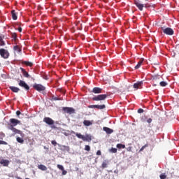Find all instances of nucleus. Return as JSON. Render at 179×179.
Here are the masks:
<instances>
[{
  "instance_id": "nucleus-1",
  "label": "nucleus",
  "mask_w": 179,
  "mask_h": 179,
  "mask_svg": "<svg viewBox=\"0 0 179 179\" xmlns=\"http://www.w3.org/2000/svg\"><path fill=\"white\" fill-rule=\"evenodd\" d=\"M8 128H15L17 125H20V120L15 118L9 120Z\"/></svg>"
},
{
  "instance_id": "nucleus-2",
  "label": "nucleus",
  "mask_w": 179,
  "mask_h": 179,
  "mask_svg": "<svg viewBox=\"0 0 179 179\" xmlns=\"http://www.w3.org/2000/svg\"><path fill=\"white\" fill-rule=\"evenodd\" d=\"M134 4L141 11L143 10V8H149L148 4H142L139 0H134Z\"/></svg>"
},
{
  "instance_id": "nucleus-3",
  "label": "nucleus",
  "mask_w": 179,
  "mask_h": 179,
  "mask_svg": "<svg viewBox=\"0 0 179 179\" xmlns=\"http://www.w3.org/2000/svg\"><path fill=\"white\" fill-rule=\"evenodd\" d=\"M161 29H162L163 33L164 34H166L167 36H173V34H174V30H173V29H171L170 27L165 28L164 27H162Z\"/></svg>"
},
{
  "instance_id": "nucleus-4",
  "label": "nucleus",
  "mask_w": 179,
  "mask_h": 179,
  "mask_svg": "<svg viewBox=\"0 0 179 179\" xmlns=\"http://www.w3.org/2000/svg\"><path fill=\"white\" fill-rule=\"evenodd\" d=\"M108 97L107 94H99L98 96H95L92 98L93 101H101L103 100H106Z\"/></svg>"
},
{
  "instance_id": "nucleus-5",
  "label": "nucleus",
  "mask_w": 179,
  "mask_h": 179,
  "mask_svg": "<svg viewBox=\"0 0 179 179\" xmlns=\"http://www.w3.org/2000/svg\"><path fill=\"white\" fill-rule=\"evenodd\" d=\"M33 87L35 90H37V92H44V90H45V87L43 86L41 84H34Z\"/></svg>"
},
{
  "instance_id": "nucleus-6",
  "label": "nucleus",
  "mask_w": 179,
  "mask_h": 179,
  "mask_svg": "<svg viewBox=\"0 0 179 179\" xmlns=\"http://www.w3.org/2000/svg\"><path fill=\"white\" fill-rule=\"evenodd\" d=\"M0 55L2 58L6 59L7 58H9V52L5 49H0Z\"/></svg>"
},
{
  "instance_id": "nucleus-7",
  "label": "nucleus",
  "mask_w": 179,
  "mask_h": 179,
  "mask_svg": "<svg viewBox=\"0 0 179 179\" xmlns=\"http://www.w3.org/2000/svg\"><path fill=\"white\" fill-rule=\"evenodd\" d=\"M18 85L20 86V87L25 89V90H30V87H29V85H27V83H26V82L24 80H20Z\"/></svg>"
},
{
  "instance_id": "nucleus-8",
  "label": "nucleus",
  "mask_w": 179,
  "mask_h": 179,
  "mask_svg": "<svg viewBox=\"0 0 179 179\" xmlns=\"http://www.w3.org/2000/svg\"><path fill=\"white\" fill-rule=\"evenodd\" d=\"M62 110L67 114H75V109L70 107H63Z\"/></svg>"
},
{
  "instance_id": "nucleus-9",
  "label": "nucleus",
  "mask_w": 179,
  "mask_h": 179,
  "mask_svg": "<svg viewBox=\"0 0 179 179\" xmlns=\"http://www.w3.org/2000/svg\"><path fill=\"white\" fill-rule=\"evenodd\" d=\"M8 129H10V131H13V132H14V134H18L19 135H20V136H22V138H24V134H23V132L15 127H8Z\"/></svg>"
},
{
  "instance_id": "nucleus-10",
  "label": "nucleus",
  "mask_w": 179,
  "mask_h": 179,
  "mask_svg": "<svg viewBox=\"0 0 179 179\" xmlns=\"http://www.w3.org/2000/svg\"><path fill=\"white\" fill-rule=\"evenodd\" d=\"M88 108H97L98 110H104L106 108V105H90Z\"/></svg>"
},
{
  "instance_id": "nucleus-11",
  "label": "nucleus",
  "mask_w": 179,
  "mask_h": 179,
  "mask_svg": "<svg viewBox=\"0 0 179 179\" xmlns=\"http://www.w3.org/2000/svg\"><path fill=\"white\" fill-rule=\"evenodd\" d=\"M43 122H45L48 125H54V120L51 117H45L43 118Z\"/></svg>"
},
{
  "instance_id": "nucleus-12",
  "label": "nucleus",
  "mask_w": 179,
  "mask_h": 179,
  "mask_svg": "<svg viewBox=\"0 0 179 179\" xmlns=\"http://www.w3.org/2000/svg\"><path fill=\"white\" fill-rule=\"evenodd\" d=\"M20 71H22L24 78H31V76H30V74H29V73H27V71H26L24 69L21 67Z\"/></svg>"
},
{
  "instance_id": "nucleus-13",
  "label": "nucleus",
  "mask_w": 179,
  "mask_h": 179,
  "mask_svg": "<svg viewBox=\"0 0 179 179\" xmlns=\"http://www.w3.org/2000/svg\"><path fill=\"white\" fill-rule=\"evenodd\" d=\"M103 92V89L100 87H95L92 90V93H94L95 94H99Z\"/></svg>"
},
{
  "instance_id": "nucleus-14",
  "label": "nucleus",
  "mask_w": 179,
  "mask_h": 179,
  "mask_svg": "<svg viewBox=\"0 0 179 179\" xmlns=\"http://www.w3.org/2000/svg\"><path fill=\"white\" fill-rule=\"evenodd\" d=\"M84 142H92V136L86 134L83 139Z\"/></svg>"
},
{
  "instance_id": "nucleus-15",
  "label": "nucleus",
  "mask_w": 179,
  "mask_h": 179,
  "mask_svg": "<svg viewBox=\"0 0 179 179\" xmlns=\"http://www.w3.org/2000/svg\"><path fill=\"white\" fill-rule=\"evenodd\" d=\"M0 164H3V166H4V167H8V166H9V160H8V159H1L0 161Z\"/></svg>"
},
{
  "instance_id": "nucleus-16",
  "label": "nucleus",
  "mask_w": 179,
  "mask_h": 179,
  "mask_svg": "<svg viewBox=\"0 0 179 179\" xmlns=\"http://www.w3.org/2000/svg\"><path fill=\"white\" fill-rule=\"evenodd\" d=\"M142 85H143V82H142V81L137 82L134 84L133 87L134 89H139V87H141V86H142Z\"/></svg>"
},
{
  "instance_id": "nucleus-17",
  "label": "nucleus",
  "mask_w": 179,
  "mask_h": 179,
  "mask_svg": "<svg viewBox=\"0 0 179 179\" xmlns=\"http://www.w3.org/2000/svg\"><path fill=\"white\" fill-rule=\"evenodd\" d=\"M11 15H12V19L13 20H17V13H16V11L15 10H11Z\"/></svg>"
},
{
  "instance_id": "nucleus-18",
  "label": "nucleus",
  "mask_w": 179,
  "mask_h": 179,
  "mask_svg": "<svg viewBox=\"0 0 179 179\" xmlns=\"http://www.w3.org/2000/svg\"><path fill=\"white\" fill-rule=\"evenodd\" d=\"M10 90L13 91V93H18L19 92H20V89H19L18 87H13V86H10L9 87Z\"/></svg>"
},
{
  "instance_id": "nucleus-19",
  "label": "nucleus",
  "mask_w": 179,
  "mask_h": 179,
  "mask_svg": "<svg viewBox=\"0 0 179 179\" xmlns=\"http://www.w3.org/2000/svg\"><path fill=\"white\" fill-rule=\"evenodd\" d=\"M103 131H104L106 134H113V132H114V130H113L112 129H110V128H108V127H104L103 128Z\"/></svg>"
},
{
  "instance_id": "nucleus-20",
  "label": "nucleus",
  "mask_w": 179,
  "mask_h": 179,
  "mask_svg": "<svg viewBox=\"0 0 179 179\" xmlns=\"http://www.w3.org/2000/svg\"><path fill=\"white\" fill-rule=\"evenodd\" d=\"M143 64V59H141L138 64H136V66L134 67L135 69H139V68H141V66H142V64Z\"/></svg>"
},
{
  "instance_id": "nucleus-21",
  "label": "nucleus",
  "mask_w": 179,
  "mask_h": 179,
  "mask_svg": "<svg viewBox=\"0 0 179 179\" xmlns=\"http://www.w3.org/2000/svg\"><path fill=\"white\" fill-rule=\"evenodd\" d=\"M3 38H5V36L1 34L0 35V45L3 47L6 45L5 41H3Z\"/></svg>"
},
{
  "instance_id": "nucleus-22",
  "label": "nucleus",
  "mask_w": 179,
  "mask_h": 179,
  "mask_svg": "<svg viewBox=\"0 0 179 179\" xmlns=\"http://www.w3.org/2000/svg\"><path fill=\"white\" fill-rule=\"evenodd\" d=\"M71 134H74V135H76V136H77V138H78L79 139H83L85 136L80 134V133H76L75 131H71Z\"/></svg>"
},
{
  "instance_id": "nucleus-23",
  "label": "nucleus",
  "mask_w": 179,
  "mask_h": 179,
  "mask_svg": "<svg viewBox=\"0 0 179 179\" xmlns=\"http://www.w3.org/2000/svg\"><path fill=\"white\" fill-rule=\"evenodd\" d=\"M38 169L42 171H47V166L45 165L40 164L38 165Z\"/></svg>"
},
{
  "instance_id": "nucleus-24",
  "label": "nucleus",
  "mask_w": 179,
  "mask_h": 179,
  "mask_svg": "<svg viewBox=\"0 0 179 179\" xmlns=\"http://www.w3.org/2000/svg\"><path fill=\"white\" fill-rule=\"evenodd\" d=\"M83 124L85 127H90V125L93 124V122H90V120H84Z\"/></svg>"
},
{
  "instance_id": "nucleus-25",
  "label": "nucleus",
  "mask_w": 179,
  "mask_h": 179,
  "mask_svg": "<svg viewBox=\"0 0 179 179\" xmlns=\"http://www.w3.org/2000/svg\"><path fill=\"white\" fill-rule=\"evenodd\" d=\"M107 166H108V160H104L101 165L102 169H107Z\"/></svg>"
},
{
  "instance_id": "nucleus-26",
  "label": "nucleus",
  "mask_w": 179,
  "mask_h": 179,
  "mask_svg": "<svg viewBox=\"0 0 179 179\" xmlns=\"http://www.w3.org/2000/svg\"><path fill=\"white\" fill-rule=\"evenodd\" d=\"M160 80V77L159 76H155L152 77L153 83H157V80Z\"/></svg>"
},
{
  "instance_id": "nucleus-27",
  "label": "nucleus",
  "mask_w": 179,
  "mask_h": 179,
  "mask_svg": "<svg viewBox=\"0 0 179 179\" xmlns=\"http://www.w3.org/2000/svg\"><path fill=\"white\" fill-rule=\"evenodd\" d=\"M13 50L15 51H17L18 52H22V48H20V47H19V45L14 46Z\"/></svg>"
},
{
  "instance_id": "nucleus-28",
  "label": "nucleus",
  "mask_w": 179,
  "mask_h": 179,
  "mask_svg": "<svg viewBox=\"0 0 179 179\" xmlns=\"http://www.w3.org/2000/svg\"><path fill=\"white\" fill-rule=\"evenodd\" d=\"M22 64H24V65H27V66H33V63L30 62L24 61Z\"/></svg>"
},
{
  "instance_id": "nucleus-29",
  "label": "nucleus",
  "mask_w": 179,
  "mask_h": 179,
  "mask_svg": "<svg viewBox=\"0 0 179 179\" xmlns=\"http://www.w3.org/2000/svg\"><path fill=\"white\" fill-rule=\"evenodd\" d=\"M116 147L117 149H125V145L121 143L117 144Z\"/></svg>"
},
{
  "instance_id": "nucleus-30",
  "label": "nucleus",
  "mask_w": 179,
  "mask_h": 179,
  "mask_svg": "<svg viewBox=\"0 0 179 179\" xmlns=\"http://www.w3.org/2000/svg\"><path fill=\"white\" fill-rule=\"evenodd\" d=\"M16 141H17V142H18V143H24V140H23V138H22L20 137H17Z\"/></svg>"
},
{
  "instance_id": "nucleus-31",
  "label": "nucleus",
  "mask_w": 179,
  "mask_h": 179,
  "mask_svg": "<svg viewBox=\"0 0 179 179\" xmlns=\"http://www.w3.org/2000/svg\"><path fill=\"white\" fill-rule=\"evenodd\" d=\"M160 86H162V87H166V86H167V82L166 81H162L159 83Z\"/></svg>"
},
{
  "instance_id": "nucleus-32",
  "label": "nucleus",
  "mask_w": 179,
  "mask_h": 179,
  "mask_svg": "<svg viewBox=\"0 0 179 179\" xmlns=\"http://www.w3.org/2000/svg\"><path fill=\"white\" fill-rule=\"evenodd\" d=\"M159 178H160V179H165V178H167V175H166V173H162V174L159 176Z\"/></svg>"
},
{
  "instance_id": "nucleus-33",
  "label": "nucleus",
  "mask_w": 179,
  "mask_h": 179,
  "mask_svg": "<svg viewBox=\"0 0 179 179\" xmlns=\"http://www.w3.org/2000/svg\"><path fill=\"white\" fill-rule=\"evenodd\" d=\"M148 146L149 145L148 144H145L140 149L139 152H143V150L145 149V148H148Z\"/></svg>"
},
{
  "instance_id": "nucleus-34",
  "label": "nucleus",
  "mask_w": 179,
  "mask_h": 179,
  "mask_svg": "<svg viewBox=\"0 0 179 179\" xmlns=\"http://www.w3.org/2000/svg\"><path fill=\"white\" fill-rule=\"evenodd\" d=\"M110 152H111V153H117V148H112Z\"/></svg>"
},
{
  "instance_id": "nucleus-35",
  "label": "nucleus",
  "mask_w": 179,
  "mask_h": 179,
  "mask_svg": "<svg viewBox=\"0 0 179 179\" xmlns=\"http://www.w3.org/2000/svg\"><path fill=\"white\" fill-rule=\"evenodd\" d=\"M85 150H87V152H90V145H85Z\"/></svg>"
},
{
  "instance_id": "nucleus-36",
  "label": "nucleus",
  "mask_w": 179,
  "mask_h": 179,
  "mask_svg": "<svg viewBox=\"0 0 179 179\" xmlns=\"http://www.w3.org/2000/svg\"><path fill=\"white\" fill-rule=\"evenodd\" d=\"M57 168L59 170H61L62 171V170L64 169V166L62 165H59V164L57 165Z\"/></svg>"
},
{
  "instance_id": "nucleus-37",
  "label": "nucleus",
  "mask_w": 179,
  "mask_h": 179,
  "mask_svg": "<svg viewBox=\"0 0 179 179\" xmlns=\"http://www.w3.org/2000/svg\"><path fill=\"white\" fill-rule=\"evenodd\" d=\"M0 145H8V143H6V141L0 140Z\"/></svg>"
},
{
  "instance_id": "nucleus-38",
  "label": "nucleus",
  "mask_w": 179,
  "mask_h": 179,
  "mask_svg": "<svg viewBox=\"0 0 179 179\" xmlns=\"http://www.w3.org/2000/svg\"><path fill=\"white\" fill-rule=\"evenodd\" d=\"M51 143H52V145H53L54 146H57V141H55V140L52 141H51Z\"/></svg>"
},
{
  "instance_id": "nucleus-39",
  "label": "nucleus",
  "mask_w": 179,
  "mask_h": 179,
  "mask_svg": "<svg viewBox=\"0 0 179 179\" xmlns=\"http://www.w3.org/2000/svg\"><path fill=\"white\" fill-rule=\"evenodd\" d=\"M138 114H142V113H143V109L139 108V109L138 110Z\"/></svg>"
},
{
  "instance_id": "nucleus-40",
  "label": "nucleus",
  "mask_w": 179,
  "mask_h": 179,
  "mask_svg": "<svg viewBox=\"0 0 179 179\" xmlns=\"http://www.w3.org/2000/svg\"><path fill=\"white\" fill-rule=\"evenodd\" d=\"M127 152H132V147H128L127 148Z\"/></svg>"
},
{
  "instance_id": "nucleus-41",
  "label": "nucleus",
  "mask_w": 179,
  "mask_h": 179,
  "mask_svg": "<svg viewBox=\"0 0 179 179\" xmlns=\"http://www.w3.org/2000/svg\"><path fill=\"white\" fill-rule=\"evenodd\" d=\"M62 175L63 176H66V173H68L66 171H65V169L62 170Z\"/></svg>"
},
{
  "instance_id": "nucleus-42",
  "label": "nucleus",
  "mask_w": 179,
  "mask_h": 179,
  "mask_svg": "<svg viewBox=\"0 0 179 179\" xmlns=\"http://www.w3.org/2000/svg\"><path fill=\"white\" fill-rule=\"evenodd\" d=\"M52 100L58 101V100H61V99H60V98H58V97L53 96V97H52Z\"/></svg>"
},
{
  "instance_id": "nucleus-43",
  "label": "nucleus",
  "mask_w": 179,
  "mask_h": 179,
  "mask_svg": "<svg viewBox=\"0 0 179 179\" xmlns=\"http://www.w3.org/2000/svg\"><path fill=\"white\" fill-rule=\"evenodd\" d=\"M96 155H97V156H101V150H98V151L96 152Z\"/></svg>"
},
{
  "instance_id": "nucleus-44",
  "label": "nucleus",
  "mask_w": 179,
  "mask_h": 179,
  "mask_svg": "<svg viewBox=\"0 0 179 179\" xmlns=\"http://www.w3.org/2000/svg\"><path fill=\"white\" fill-rule=\"evenodd\" d=\"M152 118H149V119L147 120V122H148V124H150V123L152 122Z\"/></svg>"
},
{
  "instance_id": "nucleus-45",
  "label": "nucleus",
  "mask_w": 179,
  "mask_h": 179,
  "mask_svg": "<svg viewBox=\"0 0 179 179\" xmlns=\"http://www.w3.org/2000/svg\"><path fill=\"white\" fill-rule=\"evenodd\" d=\"M16 114H17V115L19 117V115H20V114H22V113H21L20 110H17V111L16 112Z\"/></svg>"
},
{
  "instance_id": "nucleus-46",
  "label": "nucleus",
  "mask_w": 179,
  "mask_h": 179,
  "mask_svg": "<svg viewBox=\"0 0 179 179\" xmlns=\"http://www.w3.org/2000/svg\"><path fill=\"white\" fill-rule=\"evenodd\" d=\"M22 27H19V28H18V31H19L20 33H22Z\"/></svg>"
},
{
  "instance_id": "nucleus-47",
  "label": "nucleus",
  "mask_w": 179,
  "mask_h": 179,
  "mask_svg": "<svg viewBox=\"0 0 179 179\" xmlns=\"http://www.w3.org/2000/svg\"><path fill=\"white\" fill-rule=\"evenodd\" d=\"M13 37L15 40H16V34H15L14 35H13Z\"/></svg>"
},
{
  "instance_id": "nucleus-48",
  "label": "nucleus",
  "mask_w": 179,
  "mask_h": 179,
  "mask_svg": "<svg viewBox=\"0 0 179 179\" xmlns=\"http://www.w3.org/2000/svg\"><path fill=\"white\" fill-rule=\"evenodd\" d=\"M63 148H64V149H69V147H67L66 145H63Z\"/></svg>"
},
{
  "instance_id": "nucleus-49",
  "label": "nucleus",
  "mask_w": 179,
  "mask_h": 179,
  "mask_svg": "<svg viewBox=\"0 0 179 179\" xmlns=\"http://www.w3.org/2000/svg\"><path fill=\"white\" fill-rule=\"evenodd\" d=\"M153 86H157V85H156V84H154Z\"/></svg>"
},
{
  "instance_id": "nucleus-50",
  "label": "nucleus",
  "mask_w": 179,
  "mask_h": 179,
  "mask_svg": "<svg viewBox=\"0 0 179 179\" xmlns=\"http://www.w3.org/2000/svg\"><path fill=\"white\" fill-rule=\"evenodd\" d=\"M144 1H149V0H144Z\"/></svg>"
},
{
  "instance_id": "nucleus-51",
  "label": "nucleus",
  "mask_w": 179,
  "mask_h": 179,
  "mask_svg": "<svg viewBox=\"0 0 179 179\" xmlns=\"http://www.w3.org/2000/svg\"><path fill=\"white\" fill-rule=\"evenodd\" d=\"M20 179H22V178H20Z\"/></svg>"
}]
</instances>
